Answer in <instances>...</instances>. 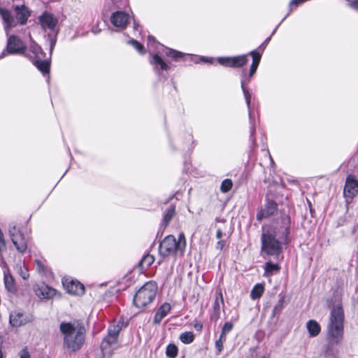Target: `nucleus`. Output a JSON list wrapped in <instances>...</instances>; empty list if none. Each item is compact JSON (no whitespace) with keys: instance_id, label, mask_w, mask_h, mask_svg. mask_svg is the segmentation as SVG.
I'll return each mask as SVG.
<instances>
[{"instance_id":"obj_50","label":"nucleus","mask_w":358,"mask_h":358,"mask_svg":"<svg viewBox=\"0 0 358 358\" xmlns=\"http://www.w3.org/2000/svg\"><path fill=\"white\" fill-rule=\"evenodd\" d=\"M271 36L268 37V38L265 40V41L263 43V44H262V45H266V44L269 42V41L271 40Z\"/></svg>"},{"instance_id":"obj_19","label":"nucleus","mask_w":358,"mask_h":358,"mask_svg":"<svg viewBox=\"0 0 358 358\" xmlns=\"http://www.w3.org/2000/svg\"><path fill=\"white\" fill-rule=\"evenodd\" d=\"M15 11L16 13V18L19 23L20 24H26L30 15L28 8L24 5L16 6H15Z\"/></svg>"},{"instance_id":"obj_4","label":"nucleus","mask_w":358,"mask_h":358,"mask_svg":"<svg viewBox=\"0 0 358 358\" xmlns=\"http://www.w3.org/2000/svg\"><path fill=\"white\" fill-rule=\"evenodd\" d=\"M186 248V238L183 233H180L178 238L173 235L166 236L159 244V252L161 257H172L174 262L177 257L182 256Z\"/></svg>"},{"instance_id":"obj_44","label":"nucleus","mask_w":358,"mask_h":358,"mask_svg":"<svg viewBox=\"0 0 358 358\" xmlns=\"http://www.w3.org/2000/svg\"><path fill=\"white\" fill-rule=\"evenodd\" d=\"M194 329L198 331H200L202 330L203 329V325L202 324H201L200 322H196L194 324Z\"/></svg>"},{"instance_id":"obj_7","label":"nucleus","mask_w":358,"mask_h":358,"mask_svg":"<svg viewBox=\"0 0 358 358\" xmlns=\"http://www.w3.org/2000/svg\"><path fill=\"white\" fill-rule=\"evenodd\" d=\"M122 327V322L110 324L108 329V334L101 343V349L103 356H110L118 347V336Z\"/></svg>"},{"instance_id":"obj_46","label":"nucleus","mask_w":358,"mask_h":358,"mask_svg":"<svg viewBox=\"0 0 358 358\" xmlns=\"http://www.w3.org/2000/svg\"><path fill=\"white\" fill-rule=\"evenodd\" d=\"M222 236H223L222 231L220 229H217V232H216V238L217 239H220L222 237Z\"/></svg>"},{"instance_id":"obj_14","label":"nucleus","mask_w":358,"mask_h":358,"mask_svg":"<svg viewBox=\"0 0 358 358\" xmlns=\"http://www.w3.org/2000/svg\"><path fill=\"white\" fill-rule=\"evenodd\" d=\"M35 294L40 299H50L56 294V290L43 282L37 283L33 287Z\"/></svg>"},{"instance_id":"obj_18","label":"nucleus","mask_w":358,"mask_h":358,"mask_svg":"<svg viewBox=\"0 0 358 358\" xmlns=\"http://www.w3.org/2000/svg\"><path fill=\"white\" fill-rule=\"evenodd\" d=\"M30 321V319L24 313L15 311L10 315V323L13 327H20Z\"/></svg>"},{"instance_id":"obj_29","label":"nucleus","mask_w":358,"mask_h":358,"mask_svg":"<svg viewBox=\"0 0 358 358\" xmlns=\"http://www.w3.org/2000/svg\"><path fill=\"white\" fill-rule=\"evenodd\" d=\"M176 214V209L175 207L171 206H170L166 211L164 215V222L165 225L169 224L170 221L172 220L173 216Z\"/></svg>"},{"instance_id":"obj_45","label":"nucleus","mask_w":358,"mask_h":358,"mask_svg":"<svg viewBox=\"0 0 358 358\" xmlns=\"http://www.w3.org/2000/svg\"><path fill=\"white\" fill-rule=\"evenodd\" d=\"M223 247H224V241H219L217 243L216 248L219 249V250H222Z\"/></svg>"},{"instance_id":"obj_34","label":"nucleus","mask_w":358,"mask_h":358,"mask_svg":"<svg viewBox=\"0 0 358 358\" xmlns=\"http://www.w3.org/2000/svg\"><path fill=\"white\" fill-rule=\"evenodd\" d=\"M35 262H36V271L39 273L47 274V273H48V268L45 266V265L43 263V262L42 260H41V259H36L35 261Z\"/></svg>"},{"instance_id":"obj_13","label":"nucleus","mask_w":358,"mask_h":358,"mask_svg":"<svg viewBox=\"0 0 358 358\" xmlns=\"http://www.w3.org/2000/svg\"><path fill=\"white\" fill-rule=\"evenodd\" d=\"M62 284L69 294L82 295L85 293L84 285L77 280L66 278L62 280Z\"/></svg>"},{"instance_id":"obj_6","label":"nucleus","mask_w":358,"mask_h":358,"mask_svg":"<svg viewBox=\"0 0 358 358\" xmlns=\"http://www.w3.org/2000/svg\"><path fill=\"white\" fill-rule=\"evenodd\" d=\"M23 55L32 61L33 64L43 74L49 72L50 64V62L45 59V53L32 39H31V43L28 50H26Z\"/></svg>"},{"instance_id":"obj_23","label":"nucleus","mask_w":358,"mask_h":358,"mask_svg":"<svg viewBox=\"0 0 358 358\" xmlns=\"http://www.w3.org/2000/svg\"><path fill=\"white\" fill-rule=\"evenodd\" d=\"M155 261V257L152 255L147 254L143 257L140 262L138 263V267L141 271L147 269L148 267L153 264Z\"/></svg>"},{"instance_id":"obj_24","label":"nucleus","mask_w":358,"mask_h":358,"mask_svg":"<svg viewBox=\"0 0 358 358\" xmlns=\"http://www.w3.org/2000/svg\"><path fill=\"white\" fill-rule=\"evenodd\" d=\"M4 285L8 292L14 293L16 291L14 279L8 273H4Z\"/></svg>"},{"instance_id":"obj_22","label":"nucleus","mask_w":358,"mask_h":358,"mask_svg":"<svg viewBox=\"0 0 358 358\" xmlns=\"http://www.w3.org/2000/svg\"><path fill=\"white\" fill-rule=\"evenodd\" d=\"M308 331L311 337H315L321 331V327L319 323L313 320H309L306 324Z\"/></svg>"},{"instance_id":"obj_15","label":"nucleus","mask_w":358,"mask_h":358,"mask_svg":"<svg viewBox=\"0 0 358 358\" xmlns=\"http://www.w3.org/2000/svg\"><path fill=\"white\" fill-rule=\"evenodd\" d=\"M129 20V15L123 11H116L110 17L111 23L117 27L124 28Z\"/></svg>"},{"instance_id":"obj_9","label":"nucleus","mask_w":358,"mask_h":358,"mask_svg":"<svg viewBox=\"0 0 358 358\" xmlns=\"http://www.w3.org/2000/svg\"><path fill=\"white\" fill-rule=\"evenodd\" d=\"M26 50L24 43L17 36L10 35L8 36L6 49L0 55V59L4 57L8 54H23Z\"/></svg>"},{"instance_id":"obj_39","label":"nucleus","mask_w":358,"mask_h":358,"mask_svg":"<svg viewBox=\"0 0 358 358\" xmlns=\"http://www.w3.org/2000/svg\"><path fill=\"white\" fill-rule=\"evenodd\" d=\"M251 78H250L249 75L246 73L245 71H243L241 75V85H242L243 82H244V87H245V85L250 82Z\"/></svg>"},{"instance_id":"obj_30","label":"nucleus","mask_w":358,"mask_h":358,"mask_svg":"<svg viewBox=\"0 0 358 358\" xmlns=\"http://www.w3.org/2000/svg\"><path fill=\"white\" fill-rule=\"evenodd\" d=\"M178 348L174 344H169L166 347V355L169 358H176L178 355Z\"/></svg>"},{"instance_id":"obj_55","label":"nucleus","mask_w":358,"mask_h":358,"mask_svg":"<svg viewBox=\"0 0 358 358\" xmlns=\"http://www.w3.org/2000/svg\"><path fill=\"white\" fill-rule=\"evenodd\" d=\"M137 26H138V25L136 24V22H134V29H137V28H136V27H137Z\"/></svg>"},{"instance_id":"obj_35","label":"nucleus","mask_w":358,"mask_h":358,"mask_svg":"<svg viewBox=\"0 0 358 358\" xmlns=\"http://www.w3.org/2000/svg\"><path fill=\"white\" fill-rule=\"evenodd\" d=\"M234 324L231 322H225L222 329L221 337L226 338V335L232 330Z\"/></svg>"},{"instance_id":"obj_31","label":"nucleus","mask_w":358,"mask_h":358,"mask_svg":"<svg viewBox=\"0 0 358 358\" xmlns=\"http://www.w3.org/2000/svg\"><path fill=\"white\" fill-rule=\"evenodd\" d=\"M232 186H233V182L231 179H228V178L224 179L221 183L220 191L222 193H227L229 190H231V189L232 188Z\"/></svg>"},{"instance_id":"obj_56","label":"nucleus","mask_w":358,"mask_h":358,"mask_svg":"<svg viewBox=\"0 0 358 358\" xmlns=\"http://www.w3.org/2000/svg\"><path fill=\"white\" fill-rule=\"evenodd\" d=\"M275 31H276V29H275L273 30V31L272 32V34H271V35L274 34H275Z\"/></svg>"},{"instance_id":"obj_36","label":"nucleus","mask_w":358,"mask_h":358,"mask_svg":"<svg viewBox=\"0 0 358 358\" xmlns=\"http://www.w3.org/2000/svg\"><path fill=\"white\" fill-rule=\"evenodd\" d=\"M128 43L131 45L139 53L144 54V47L142 44L138 43L136 40L131 39L128 41Z\"/></svg>"},{"instance_id":"obj_42","label":"nucleus","mask_w":358,"mask_h":358,"mask_svg":"<svg viewBox=\"0 0 358 358\" xmlns=\"http://www.w3.org/2000/svg\"><path fill=\"white\" fill-rule=\"evenodd\" d=\"M257 67L258 66L252 65V64L250 65V72L248 73L250 78H252L254 76V74L255 73V72L257 69Z\"/></svg>"},{"instance_id":"obj_5","label":"nucleus","mask_w":358,"mask_h":358,"mask_svg":"<svg viewBox=\"0 0 358 358\" xmlns=\"http://www.w3.org/2000/svg\"><path fill=\"white\" fill-rule=\"evenodd\" d=\"M38 22L44 31L47 30L50 31L46 37L49 43L50 54L51 55L57 43L59 31L57 28L58 19L53 14L45 11L39 16Z\"/></svg>"},{"instance_id":"obj_28","label":"nucleus","mask_w":358,"mask_h":358,"mask_svg":"<svg viewBox=\"0 0 358 358\" xmlns=\"http://www.w3.org/2000/svg\"><path fill=\"white\" fill-rule=\"evenodd\" d=\"M280 266L277 264L268 262L265 264V273L267 275H272L274 272H278Z\"/></svg>"},{"instance_id":"obj_26","label":"nucleus","mask_w":358,"mask_h":358,"mask_svg":"<svg viewBox=\"0 0 358 358\" xmlns=\"http://www.w3.org/2000/svg\"><path fill=\"white\" fill-rule=\"evenodd\" d=\"M264 291V287L262 284L255 285L251 290L250 297L252 299L255 300L259 299Z\"/></svg>"},{"instance_id":"obj_51","label":"nucleus","mask_w":358,"mask_h":358,"mask_svg":"<svg viewBox=\"0 0 358 358\" xmlns=\"http://www.w3.org/2000/svg\"><path fill=\"white\" fill-rule=\"evenodd\" d=\"M255 131V128L251 127V128H250V136H251V137L253 136Z\"/></svg>"},{"instance_id":"obj_27","label":"nucleus","mask_w":358,"mask_h":358,"mask_svg":"<svg viewBox=\"0 0 358 358\" xmlns=\"http://www.w3.org/2000/svg\"><path fill=\"white\" fill-rule=\"evenodd\" d=\"M180 340L185 344H190L194 340V335L192 331H185L180 334Z\"/></svg>"},{"instance_id":"obj_12","label":"nucleus","mask_w":358,"mask_h":358,"mask_svg":"<svg viewBox=\"0 0 358 358\" xmlns=\"http://www.w3.org/2000/svg\"><path fill=\"white\" fill-rule=\"evenodd\" d=\"M358 193V180L354 175H348L343 189L345 197L352 199Z\"/></svg>"},{"instance_id":"obj_52","label":"nucleus","mask_w":358,"mask_h":358,"mask_svg":"<svg viewBox=\"0 0 358 358\" xmlns=\"http://www.w3.org/2000/svg\"><path fill=\"white\" fill-rule=\"evenodd\" d=\"M219 296H220V301H221V303H224L223 296H222V292H220V293H219Z\"/></svg>"},{"instance_id":"obj_33","label":"nucleus","mask_w":358,"mask_h":358,"mask_svg":"<svg viewBox=\"0 0 358 358\" xmlns=\"http://www.w3.org/2000/svg\"><path fill=\"white\" fill-rule=\"evenodd\" d=\"M252 57L251 64L258 66L261 60L262 54L256 50H252L248 53Z\"/></svg>"},{"instance_id":"obj_59","label":"nucleus","mask_w":358,"mask_h":358,"mask_svg":"<svg viewBox=\"0 0 358 358\" xmlns=\"http://www.w3.org/2000/svg\"><path fill=\"white\" fill-rule=\"evenodd\" d=\"M96 31H97V29H95V31H94V33L96 34Z\"/></svg>"},{"instance_id":"obj_2","label":"nucleus","mask_w":358,"mask_h":358,"mask_svg":"<svg viewBox=\"0 0 358 358\" xmlns=\"http://www.w3.org/2000/svg\"><path fill=\"white\" fill-rule=\"evenodd\" d=\"M344 310L341 303L333 306L327 326V345L324 346L326 356L334 357L338 354L336 346L340 345L344 338Z\"/></svg>"},{"instance_id":"obj_1","label":"nucleus","mask_w":358,"mask_h":358,"mask_svg":"<svg viewBox=\"0 0 358 358\" xmlns=\"http://www.w3.org/2000/svg\"><path fill=\"white\" fill-rule=\"evenodd\" d=\"M290 217L284 215L280 223L276 222L267 227H262L261 236V253L266 256L278 257L283 245L289 242Z\"/></svg>"},{"instance_id":"obj_32","label":"nucleus","mask_w":358,"mask_h":358,"mask_svg":"<svg viewBox=\"0 0 358 358\" xmlns=\"http://www.w3.org/2000/svg\"><path fill=\"white\" fill-rule=\"evenodd\" d=\"M166 55L168 57L173 58L176 61L178 60L180 58L184 56L182 52L169 48L166 49Z\"/></svg>"},{"instance_id":"obj_38","label":"nucleus","mask_w":358,"mask_h":358,"mask_svg":"<svg viewBox=\"0 0 358 358\" xmlns=\"http://www.w3.org/2000/svg\"><path fill=\"white\" fill-rule=\"evenodd\" d=\"M226 340V338H222L220 336V338L215 342V348L218 351V353H220L223 350V343Z\"/></svg>"},{"instance_id":"obj_47","label":"nucleus","mask_w":358,"mask_h":358,"mask_svg":"<svg viewBox=\"0 0 358 358\" xmlns=\"http://www.w3.org/2000/svg\"><path fill=\"white\" fill-rule=\"evenodd\" d=\"M255 358H268V356L266 355H262V354H257Z\"/></svg>"},{"instance_id":"obj_25","label":"nucleus","mask_w":358,"mask_h":358,"mask_svg":"<svg viewBox=\"0 0 358 358\" xmlns=\"http://www.w3.org/2000/svg\"><path fill=\"white\" fill-rule=\"evenodd\" d=\"M242 90L248 109L250 122V124H252V117L251 114V94L249 92V90L246 88V87H244V82H243L242 83Z\"/></svg>"},{"instance_id":"obj_8","label":"nucleus","mask_w":358,"mask_h":358,"mask_svg":"<svg viewBox=\"0 0 358 358\" xmlns=\"http://www.w3.org/2000/svg\"><path fill=\"white\" fill-rule=\"evenodd\" d=\"M157 285L153 281L145 283L136 293L134 303L139 308L146 307L151 303L156 296Z\"/></svg>"},{"instance_id":"obj_54","label":"nucleus","mask_w":358,"mask_h":358,"mask_svg":"<svg viewBox=\"0 0 358 358\" xmlns=\"http://www.w3.org/2000/svg\"><path fill=\"white\" fill-rule=\"evenodd\" d=\"M269 159H270L271 163L273 164V160L270 155H269Z\"/></svg>"},{"instance_id":"obj_53","label":"nucleus","mask_w":358,"mask_h":358,"mask_svg":"<svg viewBox=\"0 0 358 358\" xmlns=\"http://www.w3.org/2000/svg\"><path fill=\"white\" fill-rule=\"evenodd\" d=\"M199 60L200 61H202V62H206L207 60L205 59V57H201L199 58Z\"/></svg>"},{"instance_id":"obj_21","label":"nucleus","mask_w":358,"mask_h":358,"mask_svg":"<svg viewBox=\"0 0 358 358\" xmlns=\"http://www.w3.org/2000/svg\"><path fill=\"white\" fill-rule=\"evenodd\" d=\"M151 64L155 66V71L159 74V70L167 71L170 66L157 54L152 55Z\"/></svg>"},{"instance_id":"obj_43","label":"nucleus","mask_w":358,"mask_h":358,"mask_svg":"<svg viewBox=\"0 0 358 358\" xmlns=\"http://www.w3.org/2000/svg\"><path fill=\"white\" fill-rule=\"evenodd\" d=\"M213 308H214V310L215 312L218 313L220 311V302H219V299L218 298H216V299H215V301L214 302Z\"/></svg>"},{"instance_id":"obj_58","label":"nucleus","mask_w":358,"mask_h":358,"mask_svg":"<svg viewBox=\"0 0 358 358\" xmlns=\"http://www.w3.org/2000/svg\"><path fill=\"white\" fill-rule=\"evenodd\" d=\"M96 31H97V29H95V31H94V33L96 34Z\"/></svg>"},{"instance_id":"obj_16","label":"nucleus","mask_w":358,"mask_h":358,"mask_svg":"<svg viewBox=\"0 0 358 358\" xmlns=\"http://www.w3.org/2000/svg\"><path fill=\"white\" fill-rule=\"evenodd\" d=\"M277 210V203L273 200H268L265 206L257 215V219L261 221L264 218L273 215Z\"/></svg>"},{"instance_id":"obj_10","label":"nucleus","mask_w":358,"mask_h":358,"mask_svg":"<svg viewBox=\"0 0 358 358\" xmlns=\"http://www.w3.org/2000/svg\"><path fill=\"white\" fill-rule=\"evenodd\" d=\"M9 235L17 250L24 253L27 248V241L21 231L15 225H10Z\"/></svg>"},{"instance_id":"obj_57","label":"nucleus","mask_w":358,"mask_h":358,"mask_svg":"<svg viewBox=\"0 0 358 358\" xmlns=\"http://www.w3.org/2000/svg\"><path fill=\"white\" fill-rule=\"evenodd\" d=\"M96 31H97V29H95V31H94V33L96 34Z\"/></svg>"},{"instance_id":"obj_11","label":"nucleus","mask_w":358,"mask_h":358,"mask_svg":"<svg viewBox=\"0 0 358 358\" xmlns=\"http://www.w3.org/2000/svg\"><path fill=\"white\" fill-rule=\"evenodd\" d=\"M248 55H241L235 57H219L218 62L223 66L231 68H240L248 62Z\"/></svg>"},{"instance_id":"obj_20","label":"nucleus","mask_w":358,"mask_h":358,"mask_svg":"<svg viewBox=\"0 0 358 358\" xmlns=\"http://www.w3.org/2000/svg\"><path fill=\"white\" fill-rule=\"evenodd\" d=\"M171 305L168 303H163L156 312L154 317V323L159 324L171 310Z\"/></svg>"},{"instance_id":"obj_17","label":"nucleus","mask_w":358,"mask_h":358,"mask_svg":"<svg viewBox=\"0 0 358 358\" xmlns=\"http://www.w3.org/2000/svg\"><path fill=\"white\" fill-rule=\"evenodd\" d=\"M0 15L4 22V29L6 35H8L9 30L15 27L16 23L10 11L7 9L0 8Z\"/></svg>"},{"instance_id":"obj_49","label":"nucleus","mask_w":358,"mask_h":358,"mask_svg":"<svg viewBox=\"0 0 358 358\" xmlns=\"http://www.w3.org/2000/svg\"><path fill=\"white\" fill-rule=\"evenodd\" d=\"M148 43H151L152 42H155V38L152 36H148Z\"/></svg>"},{"instance_id":"obj_40","label":"nucleus","mask_w":358,"mask_h":358,"mask_svg":"<svg viewBox=\"0 0 358 358\" xmlns=\"http://www.w3.org/2000/svg\"><path fill=\"white\" fill-rule=\"evenodd\" d=\"M348 6L358 12V0H348Z\"/></svg>"},{"instance_id":"obj_3","label":"nucleus","mask_w":358,"mask_h":358,"mask_svg":"<svg viewBox=\"0 0 358 358\" xmlns=\"http://www.w3.org/2000/svg\"><path fill=\"white\" fill-rule=\"evenodd\" d=\"M59 331L63 338V348L69 352L79 351L85 341L86 330L79 321L62 322Z\"/></svg>"},{"instance_id":"obj_48","label":"nucleus","mask_w":358,"mask_h":358,"mask_svg":"<svg viewBox=\"0 0 358 358\" xmlns=\"http://www.w3.org/2000/svg\"><path fill=\"white\" fill-rule=\"evenodd\" d=\"M21 275L23 279H27L29 277V273H27V271L22 272Z\"/></svg>"},{"instance_id":"obj_60","label":"nucleus","mask_w":358,"mask_h":358,"mask_svg":"<svg viewBox=\"0 0 358 358\" xmlns=\"http://www.w3.org/2000/svg\"><path fill=\"white\" fill-rule=\"evenodd\" d=\"M194 62H195V63H197V62H198V60H197V59L194 60Z\"/></svg>"},{"instance_id":"obj_37","label":"nucleus","mask_w":358,"mask_h":358,"mask_svg":"<svg viewBox=\"0 0 358 358\" xmlns=\"http://www.w3.org/2000/svg\"><path fill=\"white\" fill-rule=\"evenodd\" d=\"M284 305H285V299H284V297H281L278 300V303L273 308L274 314L280 313L282 310V309L283 308Z\"/></svg>"},{"instance_id":"obj_41","label":"nucleus","mask_w":358,"mask_h":358,"mask_svg":"<svg viewBox=\"0 0 358 358\" xmlns=\"http://www.w3.org/2000/svg\"><path fill=\"white\" fill-rule=\"evenodd\" d=\"M20 358H31L29 352H28L27 348H24L20 352Z\"/></svg>"}]
</instances>
